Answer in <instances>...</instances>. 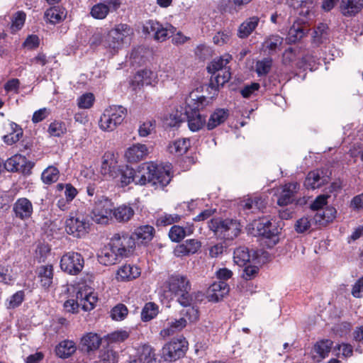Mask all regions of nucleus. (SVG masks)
I'll list each match as a JSON object with an SVG mask.
<instances>
[{
    "instance_id": "f257e3e1",
    "label": "nucleus",
    "mask_w": 363,
    "mask_h": 363,
    "mask_svg": "<svg viewBox=\"0 0 363 363\" xmlns=\"http://www.w3.org/2000/svg\"><path fill=\"white\" fill-rule=\"evenodd\" d=\"M117 177L122 187L134 182L135 184L145 185L152 182L166 186L172 178L170 164H157L154 162L143 163L136 170L128 165L118 167Z\"/></svg>"
},
{
    "instance_id": "f03ea898",
    "label": "nucleus",
    "mask_w": 363,
    "mask_h": 363,
    "mask_svg": "<svg viewBox=\"0 0 363 363\" xmlns=\"http://www.w3.org/2000/svg\"><path fill=\"white\" fill-rule=\"evenodd\" d=\"M202 88L191 91L186 99L184 114L186 116L189 129L196 132L201 130L206 123V116L201 111L208 105L210 101L201 94Z\"/></svg>"
},
{
    "instance_id": "7ed1b4c3",
    "label": "nucleus",
    "mask_w": 363,
    "mask_h": 363,
    "mask_svg": "<svg viewBox=\"0 0 363 363\" xmlns=\"http://www.w3.org/2000/svg\"><path fill=\"white\" fill-rule=\"evenodd\" d=\"M165 286L172 295L177 297V301L182 306H189L193 301L191 294V285L186 276L175 273L168 277Z\"/></svg>"
},
{
    "instance_id": "20e7f679",
    "label": "nucleus",
    "mask_w": 363,
    "mask_h": 363,
    "mask_svg": "<svg viewBox=\"0 0 363 363\" xmlns=\"http://www.w3.org/2000/svg\"><path fill=\"white\" fill-rule=\"evenodd\" d=\"M133 33V29L129 25L119 23L108 32L103 45L106 50L113 55L124 44L128 43Z\"/></svg>"
},
{
    "instance_id": "39448f33",
    "label": "nucleus",
    "mask_w": 363,
    "mask_h": 363,
    "mask_svg": "<svg viewBox=\"0 0 363 363\" xmlns=\"http://www.w3.org/2000/svg\"><path fill=\"white\" fill-rule=\"evenodd\" d=\"M208 227L215 235L224 240H232L238 236L241 231L240 222L233 218H212L208 223Z\"/></svg>"
},
{
    "instance_id": "423d86ee",
    "label": "nucleus",
    "mask_w": 363,
    "mask_h": 363,
    "mask_svg": "<svg viewBox=\"0 0 363 363\" xmlns=\"http://www.w3.org/2000/svg\"><path fill=\"white\" fill-rule=\"evenodd\" d=\"M126 113V108L122 106H110L101 116L99 126L104 131H113L121 124Z\"/></svg>"
},
{
    "instance_id": "0eeeda50",
    "label": "nucleus",
    "mask_w": 363,
    "mask_h": 363,
    "mask_svg": "<svg viewBox=\"0 0 363 363\" xmlns=\"http://www.w3.org/2000/svg\"><path fill=\"white\" fill-rule=\"evenodd\" d=\"M89 227L87 218L79 212L70 213L65 221V230L67 234L77 238L85 236L89 232Z\"/></svg>"
},
{
    "instance_id": "6e6552de",
    "label": "nucleus",
    "mask_w": 363,
    "mask_h": 363,
    "mask_svg": "<svg viewBox=\"0 0 363 363\" xmlns=\"http://www.w3.org/2000/svg\"><path fill=\"white\" fill-rule=\"evenodd\" d=\"M188 349V342L186 339L180 336L172 339L162 347V355L165 360L176 361L183 357Z\"/></svg>"
},
{
    "instance_id": "1a4fd4ad",
    "label": "nucleus",
    "mask_w": 363,
    "mask_h": 363,
    "mask_svg": "<svg viewBox=\"0 0 363 363\" xmlns=\"http://www.w3.org/2000/svg\"><path fill=\"white\" fill-rule=\"evenodd\" d=\"M109 245L116 250L120 257H128L135 249V242L134 238L125 233H116L111 238Z\"/></svg>"
},
{
    "instance_id": "9d476101",
    "label": "nucleus",
    "mask_w": 363,
    "mask_h": 363,
    "mask_svg": "<svg viewBox=\"0 0 363 363\" xmlns=\"http://www.w3.org/2000/svg\"><path fill=\"white\" fill-rule=\"evenodd\" d=\"M84 265L82 255L76 252H68L62 255L60 259L61 269L71 275L79 274Z\"/></svg>"
},
{
    "instance_id": "9b49d317",
    "label": "nucleus",
    "mask_w": 363,
    "mask_h": 363,
    "mask_svg": "<svg viewBox=\"0 0 363 363\" xmlns=\"http://www.w3.org/2000/svg\"><path fill=\"white\" fill-rule=\"evenodd\" d=\"M174 69H140L130 80L133 89L139 86L151 85L158 80V75L162 77L164 74L167 75Z\"/></svg>"
},
{
    "instance_id": "f8f14e48",
    "label": "nucleus",
    "mask_w": 363,
    "mask_h": 363,
    "mask_svg": "<svg viewBox=\"0 0 363 363\" xmlns=\"http://www.w3.org/2000/svg\"><path fill=\"white\" fill-rule=\"evenodd\" d=\"M35 163L28 160L25 156L16 154L7 159L4 164V168L10 172H21L23 175H30Z\"/></svg>"
},
{
    "instance_id": "ddd939ff",
    "label": "nucleus",
    "mask_w": 363,
    "mask_h": 363,
    "mask_svg": "<svg viewBox=\"0 0 363 363\" xmlns=\"http://www.w3.org/2000/svg\"><path fill=\"white\" fill-rule=\"evenodd\" d=\"M113 216L112 204L110 200L102 196L95 202L92 210V219L99 224H107Z\"/></svg>"
},
{
    "instance_id": "4468645a",
    "label": "nucleus",
    "mask_w": 363,
    "mask_h": 363,
    "mask_svg": "<svg viewBox=\"0 0 363 363\" xmlns=\"http://www.w3.org/2000/svg\"><path fill=\"white\" fill-rule=\"evenodd\" d=\"M121 5L120 0H105L92 6L89 14L94 19L104 20L110 13L116 11Z\"/></svg>"
},
{
    "instance_id": "2eb2a0df",
    "label": "nucleus",
    "mask_w": 363,
    "mask_h": 363,
    "mask_svg": "<svg viewBox=\"0 0 363 363\" xmlns=\"http://www.w3.org/2000/svg\"><path fill=\"white\" fill-rule=\"evenodd\" d=\"M102 338L97 333H87L81 338L80 350L83 353L91 355L99 350Z\"/></svg>"
},
{
    "instance_id": "dca6fc26",
    "label": "nucleus",
    "mask_w": 363,
    "mask_h": 363,
    "mask_svg": "<svg viewBox=\"0 0 363 363\" xmlns=\"http://www.w3.org/2000/svg\"><path fill=\"white\" fill-rule=\"evenodd\" d=\"M171 29L167 27H164L160 23L150 20L144 26V31L148 34H152L156 40L163 42L172 33L173 28L169 26Z\"/></svg>"
},
{
    "instance_id": "f3484780",
    "label": "nucleus",
    "mask_w": 363,
    "mask_h": 363,
    "mask_svg": "<svg viewBox=\"0 0 363 363\" xmlns=\"http://www.w3.org/2000/svg\"><path fill=\"white\" fill-rule=\"evenodd\" d=\"M13 212L17 218L22 220L31 218L33 213L32 202L27 198L18 199L13 205Z\"/></svg>"
},
{
    "instance_id": "a211bd4d",
    "label": "nucleus",
    "mask_w": 363,
    "mask_h": 363,
    "mask_svg": "<svg viewBox=\"0 0 363 363\" xmlns=\"http://www.w3.org/2000/svg\"><path fill=\"white\" fill-rule=\"evenodd\" d=\"M300 185L298 182H289L281 187V191L277 199V204L285 206L292 203L296 194L299 190Z\"/></svg>"
},
{
    "instance_id": "6ab92c4d",
    "label": "nucleus",
    "mask_w": 363,
    "mask_h": 363,
    "mask_svg": "<svg viewBox=\"0 0 363 363\" xmlns=\"http://www.w3.org/2000/svg\"><path fill=\"white\" fill-rule=\"evenodd\" d=\"M35 273L41 288L48 290L53 282V266L52 264L40 265L37 267Z\"/></svg>"
},
{
    "instance_id": "aec40b11",
    "label": "nucleus",
    "mask_w": 363,
    "mask_h": 363,
    "mask_svg": "<svg viewBox=\"0 0 363 363\" xmlns=\"http://www.w3.org/2000/svg\"><path fill=\"white\" fill-rule=\"evenodd\" d=\"M149 154L146 145L136 143L129 147L125 153L127 161L130 163H137L143 160Z\"/></svg>"
},
{
    "instance_id": "412c9836",
    "label": "nucleus",
    "mask_w": 363,
    "mask_h": 363,
    "mask_svg": "<svg viewBox=\"0 0 363 363\" xmlns=\"http://www.w3.org/2000/svg\"><path fill=\"white\" fill-rule=\"evenodd\" d=\"M330 28L327 23H319L314 26L311 33V43L315 46L326 44L330 40Z\"/></svg>"
},
{
    "instance_id": "4be33fe9",
    "label": "nucleus",
    "mask_w": 363,
    "mask_h": 363,
    "mask_svg": "<svg viewBox=\"0 0 363 363\" xmlns=\"http://www.w3.org/2000/svg\"><path fill=\"white\" fill-rule=\"evenodd\" d=\"M329 178L323 174V171L315 169L307 174L303 185L307 189L320 188L328 182Z\"/></svg>"
},
{
    "instance_id": "5701e85b",
    "label": "nucleus",
    "mask_w": 363,
    "mask_h": 363,
    "mask_svg": "<svg viewBox=\"0 0 363 363\" xmlns=\"http://www.w3.org/2000/svg\"><path fill=\"white\" fill-rule=\"evenodd\" d=\"M308 30L304 22L299 21H295L288 31L286 40L290 44L299 42L308 34Z\"/></svg>"
},
{
    "instance_id": "b1692460",
    "label": "nucleus",
    "mask_w": 363,
    "mask_h": 363,
    "mask_svg": "<svg viewBox=\"0 0 363 363\" xmlns=\"http://www.w3.org/2000/svg\"><path fill=\"white\" fill-rule=\"evenodd\" d=\"M229 285L223 281H218L212 284L208 289V298L209 301L218 302L228 294Z\"/></svg>"
},
{
    "instance_id": "393cba45",
    "label": "nucleus",
    "mask_w": 363,
    "mask_h": 363,
    "mask_svg": "<svg viewBox=\"0 0 363 363\" xmlns=\"http://www.w3.org/2000/svg\"><path fill=\"white\" fill-rule=\"evenodd\" d=\"M118 166L116 164L113 155L106 153L101 161L100 172L106 179H116L117 177Z\"/></svg>"
},
{
    "instance_id": "a878e982",
    "label": "nucleus",
    "mask_w": 363,
    "mask_h": 363,
    "mask_svg": "<svg viewBox=\"0 0 363 363\" xmlns=\"http://www.w3.org/2000/svg\"><path fill=\"white\" fill-rule=\"evenodd\" d=\"M140 274V269L138 267L125 264L117 270L116 278L118 281H127L138 278Z\"/></svg>"
},
{
    "instance_id": "bb28decb",
    "label": "nucleus",
    "mask_w": 363,
    "mask_h": 363,
    "mask_svg": "<svg viewBox=\"0 0 363 363\" xmlns=\"http://www.w3.org/2000/svg\"><path fill=\"white\" fill-rule=\"evenodd\" d=\"M187 325V320L184 317L179 319L167 320L164 328L160 331V335L162 337H169L177 332L181 331Z\"/></svg>"
},
{
    "instance_id": "cd10ccee",
    "label": "nucleus",
    "mask_w": 363,
    "mask_h": 363,
    "mask_svg": "<svg viewBox=\"0 0 363 363\" xmlns=\"http://www.w3.org/2000/svg\"><path fill=\"white\" fill-rule=\"evenodd\" d=\"M333 342L330 340H322L317 342L313 348V359L315 362H320L327 357L330 352Z\"/></svg>"
},
{
    "instance_id": "c85d7f7f",
    "label": "nucleus",
    "mask_w": 363,
    "mask_h": 363,
    "mask_svg": "<svg viewBox=\"0 0 363 363\" xmlns=\"http://www.w3.org/2000/svg\"><path fill=\"white\" fill-rule=\"evenodd\" d=\"M211 76V84L213 86H223L226 82L233 79L230 69H208Z\"/></svg>"
},
{
    "instance_id": "c756f323",
    "label": "nucleus",
    "mask_w": 363,
    "mask_h": 363,
    "mask_svg": "<svg viewBox=\"0 0 363 363\" xmlns=\"http://www.w3.org/2000/svg\"><path fill=\"white\" fill-rule=\"evenodd\" d=\"M284 38L278 34H272L265 38L262 44V50L272 55L280 50Z\"/></svg>"
},
{
    "instance_id": "7c9ffc66",
    "label": "nucleus",
    "mask_w": 363,
    "mask_h": 363,
    "mask_svg": "<svg viewBox=\"0 0 363 363\" xmlns=\"http://www.w3.org/2000/svg\"><path fill=\"white\" fill-rule=\"evenodd\" d=\"M363 8V0H341L340 10L345 16H352Z\"/></svg>"
},
{
    "instance_id": "2f4dec72",
    "label": "nucleus",
    "mask_w": 363,
    "mask_h": 363,
    "mask_svg": "<svg viewBox=\"0 0 363 363\" xmlns=\"http://www.w3.org/2000/svg\"><path fill=\"white\" fill-rule=\"evenodd\" d=\"M155 235V228L150 225H140L136 228L131 235L134 238V241L137 240L140 243H147L153 238Z\"/></svg>"
},
{
    "instance_id": "473e14b6",
    "label": "nucleus",
    "mask_w": 363,
    "mask_h": 363,
    "mask_svg": "<svg viewBox=\"0 0 363 363\" xmlns=\"http://www.w3.org/2000/svg\"><path fill=\"white\" fill-rule=\"evenodd\" d=\"M259 18L252 16L243 21L238 29V36L240 38H247L257 27Z\"/></svg>"
},
{
    "instance_id": "72a5a7b5",
    "label": "nucleus",
    "mask_w": 363,
    "mask_h": 363,
    "mask_svg": "<svg viewBox=\"0 0 363 363\" xmlns=\"http://www.w3.org/2000/svg\"><path fill=\"white\" fill-rule=\"evenodd\" d=\"M118 258H121L120 255H117L116 250L109 245L108 247H104L98 254V261L105 266L116 264Z\"/></svg>"
},
{
    "instance_id": "f704fd0d",
    "label": "nucleus",
    "mask_w": 363,
    "mask_h": 363,
    "mask_svg": "<svg viewBox=\"0 0 363 363\" xmlns=\"http://www.w3.org/2000/svg\"><path fill=\"white\" fill-rule=\"evenodd\" d=\"M76 297L79 301V304L84 311L94 309L98 301L97 296L92 292L79 291Z\"/></svg>"
},
{
    "instance_id": "c9c22d12",
    "label": "nucleus",
    "mask_w": 363,
    "mask_h": 363,
    "mask_svg": "<svg viewBox=\"0 0 363 363\" xmlns=\"http://www.w3.org/2000/svg\"><path fill=\"white\" fill-rule=\"evenodd\" d=\"M77 350L76 344L74 341L65 340L61 341L55 347L56 354L62 359H66L72 356Z\"/></svg>"
},
{
    "instance_id": "e433bc0d",
    "label": "nucleus",
    "mask_w": 363,
    "mask_h": 363,
    "mask_svg": "<svg viewBox=\"0 0 363 363\" xmlns=\"http://www.w3.org/2000/svg\"><path fill=\"white\" fill-rule=\"evenodd\" d=\"M256 227L258 235L266 238H273L278 233L277 228L269 220L259 221Z\"/></svg>"
},
{
    "instance_id": "4c0bfd02",
    "label": "nucleus",
    "mask_w": 363,
    "mask_h": 363,
    "mask_svg": "<svg viewBox=\"0 0 363 363\" xmlns=\"http://www.w3.org/2000/svg\"><path fill=\"white\" fill-rule=\"evenodd\" d=\"M229 113L227 109L218 108L210 116L206 123L207 129L211 130L224 123L228 118Z\"/></svg>"
},
{
    "instance_id": "58836bf2",
    "label": "nucleus",
    "mask_w": 363,
    "mask_h": 363,
    "mask_svg": "<svg viewBox=\"0 0 363 363\" xmlns=\"http://www.w3.org/2000/svg\"><path fill=\"white\" fill-rule=\"evenodd\" d=\"M10 132L2 137L3 141L8 145H12L19 141L23 136V129L14 122L9 123Z\"/></svg>"
},
{
    "instance_id": "ea45409f",
    "label": "nucleus",
    "mask_w": 363,
    "mask_h": 363,
    "mask_svg": "<svg viewBox=\"0 0 363 363\" xmlns=\"http://www.w3.org/2000/svg\"><path fill=\"white\" fill-rule=\"evenodd\" d=\"M191 146V142L189 138H181L173 141L168 145V151L171 154L177 155H183Z\"/></svg>"
},
{
    "instance_id": "a19ab883",
    "label": "nucleus",
    "mask_w": 363,
    "mask_h": 363,
    "mask_svg": "<svg viewBox=\"0 0 363 363\" xmlns=\"http://www.w3.org/2000/svg\"><path fill=\"white\" fill-rule=\"evenodd\" d=\"M133 208L127 205H121L113 210V217L119 223H126L134 216Z\"/></svg>"
},
{
    "instance_id": "79ce46f5",
    "label": "nucleus",
    "mask_w": 363,
    "mask_h": 363,
    "mask_svg": "<svg viewBox=\"0 0 363 363\" xmlns=\"http://www.w3.org/2000/svg\"><path fill=\"white\" fill-rule=\"evenodd\" d=\"M44 16L48 22L52 24H56L65 18L66 12L62 8L54 6L47 9Z\"/></svg>"
},
{
    "instance_id": "37998d69",
    "label": "nucleus",
    "mask_w": 363,
    "mask_h": 363,
    "mask_svg": "<svg viewBox=\"0 0 363 363\" xmlns=\"http://www.w3.org/2000/svg\"><path fill=\"white\" fill-rule=\"evenodd\" d=\"M138 360L140 363H152L155 360L154 349L149 345H143L138 350Z\"/></svg>"
},
{
    "instance_id": "c03bdc74",
    "label": "nucleus",
    "mask_w": 363,
    "mask_h": 363,
    "mask_svg": "<svg viewBox=\"0 0 363 363\" xmlns=\"http://www.w3.org/2000/svg\"><path fill=\"white\" fill-rule=\"evenodd\" d=\"M251 257L250 252L246 247H239L234 251V262L240 267L247 265L250 262Z\"/></svg>"
},
{
    "instance_id": "a18cd8bd",
    "label": "nucleus",
    "mask_w": 363,
    "mask_h": 363,
    "mask_svg": "<svg viewBox=\"0 0 363 363\" xmlns=\"http://www.w3.org/2000/svg\"><path fill=\"white\" fill-rule=\"evenodd\" d=\"M117 354L109 346L103 347L99 352L98 359L96 363H116Z\"/></svg>"
},
{
    "instance_id": "49530a36",
    "label": "nucleus",
    "mask_w": 363,
    "mask_h": 363,
    "mask_svg": "<svg viewBox=\"0 0 363 363\" xmlns=\"http://www.w3.org/2000/svg\"><path fill=\"white\" fill-rule=\"evenodd\" d=\"M159 313V306L154 302H147L143 306L140 318L143 322H148L154 319Z\"/></svg>"
},
{
    "instance_id": "de8ad7c7",
    "label": "nucleus",
    "mask_w": 363,
    "mask_h": 363,
    "mask_svg": "<svg viewBox=\"0 0 363 363\" xmlns=\"http://www.w3.org/2000/svg\"><path fill=\"white\" fill-rule=\"evenodd\" d=\"M260 87L258 82H251L241 87L239 92L242 98L249 99L257 96Z\"/></svg>"
},
{
    "instance_id": "09e8293b",
    "label": "nucleus",
    "mask_w": 363,
    "mask_h": 363,
    "mask_svg": "<svg viewBox=\"0 0 363 363\" xmlns=\"http://www.w3.org/2000/svg\"><path fill=\"white\" fill-rule=\"evenodd\" d=\"M60 176V171L54 166L47 167L41 174V179L45 184H51L56 182Z\"/></svg>"
},
{
    "instance_id": "8fccbe9b",
    "label": "nucleus",
    "mask_w": 363,
    "mask_h": 363,
    "mask_svg": "<svg viewBox=\"0 0 363 363\" xmlns=\"http://www.w3.org/2000/svg\"><path fill=\"white\" fill-rule=\"evenodd\" d=\"M194 301L189 306H183L180 315L184 317L190 323H195L199 318V311L196 306L193 305Z\"/></svg>"
},
{
    "instance_id": "3c124183",
    "label": "nucleus",
    "mask_w": 363,
    "mask_h": 363,
    "mask_svg": "<svg viewBox=\"0 0 363 363\" xmlns=\"http://www.w3.org/2000/svg\"><path fill=\"white\" fill-rule=\"evenodd\" d=\"M48 132L51 136L59 138L67 133V125L63 121H55L49 125Z\"/></svg>"
},
{
    "instance_id": "603ef678",
    "label": "nucleus",
    "mask_w": 363,
    "mask_h": 363,
    "mask_svg": "<svg viewBox=\"0 0 363 363\" xmlns=\"http://www.w3.org/2000/svg\"><path fill=\"white\" fill-rule=\"evenodd\" d=\"M181 219V216L178 214L162 213L160 215L156 220L157 226H167L178 223Z\"/></svg>"
},
{
    "instance_id": "864d4df0",
    "label": "nucleus",
    "mask_w": 363,
    "mask_h": 363,
    "mask_svg": "<svg viewBox=\"0 0 363 363\" xmlns=\"http://www.w3.org/2000/svg\"><path fill=\"white\" fill-rule=\"evenodd\" d=\"M186 235L184 227L174 225L169 231V237L170 240L175 242L182 240Z\"/></svg>"
},
{
    "instance_id": "5fc2aeb1",
    "label": "nucleus",
    "mask_w": 363,
    "mask_h": 363,
    "mask_svg": "<svg viewBox=\"0 0 363 363\" xmlns=\"http://www.w3.org/2000/svg\"><path fill=\"white\" fill-rule=\"evenodd\" d=\"M25 292L22 290L16 291L6 300L7 308L13 309L18 307L24 301Z\"/></svg>"
},
{
    "instance_id": "6e6d98bb",
    "label": "nucleus",
    "mask_w": 363,
    "mask_h": 363,
    "mask_svg": "<svg viewBox=\"0 0 363 363\" xmlns=\"http://www.w3.org/2000/svg\"><path fill=\"white\" fill-rule=\"evenodd\" d=\"M128 313V308L123 303H118L111 309V317L115 320H122Z\"/></svg>"
},
{
    "instance_id": "4d7b16f0",
    "label": "nucleus",
    "mask_w": 363,
    "mask_h": 363,
    "mask_svg": "<svg viewBox=\"0 0 363 363\" xmlns=\"http://www.w3.org/2000/svg\"><path fill=\"white\" fill-rule=\"evenodd\" d=\"M26 13L23 11L16 12L12 17L11 29L16 32L22 28L26 21Z\"/></svg>"
},
{
    "instance_id": "13d9d810",
    "label": "nucleus",
    "mask_w": 363,
    "mask_h": 363,
    "mask_svg": "<svg viewBox=\"0 0 363 363\" xmlns=\"http://www.w3.org/2000/svg\"><path fill=\"white\" fill-rule=\"evenodd\" d=\"M130 336V333L126 330H117L107 335L106 338L108 342H122Z\"/></svg>"
},
{
    "instance_id": "bf43d9fd",
    "label": "nucleus",
    "mask_w": 363,
    "mask_h": 363,
    "mask_svg": "<svg viewBox=\"0 0 363 363\" xmlns=\"http://www.w3.org/2000/svg\"><path fill=\"white\" fill-rule=\"evenodd\" d=\"M232 36V33L228 30H224L218 32L213 38V43L218 45L222 46L228 43Z\"/></svg>"
},
{
    "instance_id": "052dcab7",
    "label": "nucleus",
    "mask_w": 363,
    "mask_h": 363,
    "mask_svg": "<svg viewBox=\"0 0 363 363\" xmlns=\"http://www.w3.org/2000/svg\"><path fill=\"white\" fill-rule=\"evenodd\" d=\"M94 96L91 93H86L77 99V105L80 108H90L94 101Z\"/></svg>"
},
{
    "instance_id": "680f3d73",
    "label": "nucleus",
    "mask_w": 363,
    "mask_h": 363,
    "mask_svg": "<svg viewBox=\"0 0 363 363\" xmlns=\"http://www.w3.org/2000/svg\"><path fill=\"white\" fill-rule=\"evenodd\" d=\"M155 121H147L141 124L138 128V133L140 137H147L155 130Z\"/></svg>"
},
{
    "instance_id": "e2e57ef3",
    "label": "nucleus",
    "mask_w": 363,
    "mask_h": 363,
    "mask_svg": "<svg viewBox=\"0 0 363 363\" xmlns=\"http://www.w3.org/2000/svg\"><path fill=\"white\" fill-rule=\"evenodd\" d=\"M232 59L233 57L230 54L225 53L213 60L212 62V68H225Z\"/></svg>"
},
{
    "instance_id": "0e129e2a",
    "label": "nucleus",
    "mask_w": 363,
    "mask_h": 363,
    "mask_svg": "<svg viewBox=\"0 0 363 363\" xmlns=\"http://www.w3.org/2000/svg\"><path fill=\"white\" fill-rule=\"evenodd\" d=\"M317 0H290L289 4L295 9L299 7L306 8L307 11L314 7Z\"/></svg>"
},
{
    "instance_id": "69168bd1",
    "label": "nucleus",
    "mask_w": 363,
    "mask_h": 363,
    "mask_svg": "<svg viewBox=\"0 0 363 363\" xmlns=\"http://www.w3.org/2000/svg\"><path fill=\"white\" fill-rule=\"evenodd\" d=\"M13 281L11 269L8 267L0 265V282L11 284Z\"/></svg>"
},
{
    "instance_id": "338daca9",
    "label": "nucleus",
    "mask_w": 363,
    "mask_h": 363,
    "mask_svg": "<svg viewBox=\"0 0 363 363\" xmlns=\"http://www.w3.org/2000/svg\"><path fill=\"white\" fill-rule=\"evenodd\" d=\"M50 114V110L47 108H40L33 113L32 121L33 123H38L48 118Z\"/></svg>"
},
{
    "instance_id": "774afa93",
    "label": "nucleus",
    "mask_w": 363,
    "mask_h": 363,
    "mask_svg": "<svg viewBox=\"0 0 363 363\" xmlns=\"http://www.w3.org/2000/svg\"><path fill=\"white\" fill-rule=\"evenodd\" d=\"M259 272V268L255 265H247L243 269L242 277L245 280L254 279Z\"/></svg>"
}]
</instances>
